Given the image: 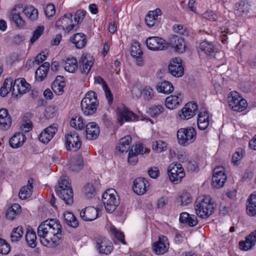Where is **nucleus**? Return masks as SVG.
Segmentation results:
<instances>
[{
    "label": "nucleus",
    "instance_id": "nucleus-1",
    "mask_svg": "<svg viewBox=\"0 0 256 256\" xmlns=\"http://www.w3.org/2000/svg\"><path fill=\"white\" fill-rule=\"evenodd\" d=\"M62 226L56 219L47 220L38 228V234L41 244L46 247L54 248L61 242Z\"/></svg>",
    "mask_w": 256,
    "mask_h": 256
},
{
    "label": "nucleus",
    "instance_id": "nucleus-2",
    "mask_svg": "<svg viewBox=\"0 0 256 256\" xmlns=\"http://www.w3.org/2000/svg\"><path fill=\"white\" fill-rule=\"evenodd\" d=\"M194 208L198 217L207 218L214 212L216 204L210 196L202 195L197 198Z\"/></svg>",
    "mask_w": 256,
    "mask_h": 256
},
{
    "label": "nucleus",
    "instance_id": "nucleus-3",
    "mask_svg": "<svg viewBox=\"0 0 256 256\" xmlns=\"http://www.w3.org/2000/svg\"><path fill=\"white\" fill-rule=\"evenodd\" d=\"M99 105L95 92H88L81 101L80 106L84 114L86 116L94 114Z\"/></svg>",
    "mask_w": 256,
    "mask_h": 256
},
{
    "label": "nucleus",
    "instance_id": "nucleus-4",
    "mask_svg": "<svg viewBox=\"0 0 256 256\" xmlns=\"http://www.w3.org/2000/svg\"><path fill=\"white\" fill-rule=\"evenodd\" d=\"M102 202L106 211L112 213L120 204V200L115 190L108 189L102 196Z\"/></svg>",
    "mask_w": 256,
    "mask_h": 256
},
{
    "label": "nucleus",
    "instance_id": "nucleus-5",
    "mask_svg": "<svg viewBox=\"0 0 256 256\" xmlns=\"http://www.w3.org/2000/svg\"><path fill=\"white\" fill-rule=\"evenodd\" d=\"M228 102L230 107L234 111L241 112L248 106L247 101L236 92H230Z\"/></svg>",
    "mask_w": 256,
    "mask_h": 256
},
{
    "label": "nucleus",
    "instance_id": "nucleus-6",
    "mask_svg": "<svg viewBox=\"0 0 256 256\" xmlns=\"http://www.w3.org/2000/svg\"><path fill=\"white\" fill-rule=\"evenodd\" d=\"M168 174L170 180L174 183L180 182L185 176V172L182 166L180 163L172 162L168 167Z\"/></svg>",
    "mask_w": 256,
    "mask_h": 256
},
{
    "label": "nucleus",
    "instance_id": "nucleus-7",
    "mask_svg": "<svg viewBox=\"0 0 256 256\" xmlns=\"http://www.w3.org/2000/svg\"><path fill=\"white\" fill-rule=\"evenodd\" d=\"M64 138V144L67 150L75 152L80 148L82 141L76 132H70L65 135Z\"/></svg>",
    "mask_w": 256,
    "mask_h": 256
},
{
    "label": "nucleus",
    "instance_id": "nucleus-8",
    "mask_svg": "<svg viewBox=\"0 0 256 256\" xmlns=\"http://www.w3.org/2000/svg\"><path fill=\"white\" fill-rule=\"evenodd\" d=\"M196 134L195 129H178L177 132L178 142L180 145L187 146L194 141Z\"/></svg>",
    "mask_w": 256,
    "mask_h": 256
},
{
    "label": "nucleus",
    "instance_id": "nucleus-9",
    "mask_svg": "<svg viewBox=\"0 0 256 256\" xmlns=\"http://www.w3.org/2000/svg\"><path fill=\"white\" fill-rule=\"evenodd\" d=\"M72 18V14L70 13L64 14L56 22V27L59 30L69 32L76 27V24L74 22Z\"/></svg>",
    "mask_w": 256,
    "mask_h": 256
},
{
    "label": "nucleus",
    "instance_id": "nucleus-10",
    "mask_svg": "<svg viewBox=\"0 0 256 256\" xmlns=\"http://www.w3.org/2000/svg\"><path fill=\"white\" fill-rule=\"evenodd\" d=\"M146 44L149 50L154 51L164 50L168 48L166 41L158 36L148 38L146 40Z\"/></svg>",
    "mask_w": 256,
    "mask_h": 256
},
{
    "label": "nucleus",
    "instance_id": "nucleus-11",
    "mask_svg": "<svg viewBox=\"0 0 256 256\" xmlns=\"http://www.w3.org/2000/svg\"><path fill=\"white\" fill-rule=\"evenodd\" d=\"M226 180L224 168L223 166H217L213 170L212 184L216 188L224 186Z\"/></svg>",
    "mask_w": 256,
    "mask_h": 256
},
{
    "label": "nucleus",
    "instance_id": "nucleus-12",
    "mask_svg": "<svg viewBox=\"0 0 256 256\" xmlns=\"http://www.w3.org/2000/svg\"><path fill=\"white\" fill-rule=\"evenodd\" d=\"M170 72L176 77H180L184 74V69L182 65V60L180 58L172 59L168 66Z\"/></svg>",
    "mask_w": 256,
    "mask_h": 256
},
{
    "label": "nucleus",
    "instance_id": "nucleus-13",
    "mask_svg": "<svg viewBox=\"0 0 256 256\" xmlns=\"http://www.w3.org/2000/svg\"><path fill=\"white\" fill-rule=\"evenodd\" d=\"M169 242L168 238L164 236H160L158 240L153 244L152 249L157 254H163L168 250Z\"/></svg>",
    "mask_w": 256,
    "mask_h": 256
},
{
    "label": "nucleus",
    "instance_id": "nucleus-14",
    "mask_svg": "<svg viewBox=\"0 0 256 256\" xmlns=\"http://www.w3.org/2000/svg\"><path fill=\"white\" fill-rule=\"evenodd\" d=\"M23 12V7L20 5H16L12 10L10 14V18L16 26L20 28H22L26 25L25 20L21 16Z\"/></svg>",
    "mask_w": 256,
    "mask_h": 256
},
{
    "label": "nucleus",
    "instance_id": "nucleus-15",
    "mask_svg": "<svg viewBox=\"0 0 256 256\" xmlns=\"http://www.w3.org/2000/svg\"><path fill=\"white\" fill-rule=\"evenodd\" d=\"M198 106L195 102H188L180 111L179 116L181 119L189 120L195 115Z\"/></svg>",
    "mask_w": 256,
    "mask_h": 256
},
{
    "label": "nucleus",
    "instance_id": "nucleus-16",
    "mask_svg": "<svg viewBox=\"0 0 256 256\" xmlns=\"http://www.w3.org/2000/svg\"><path fill=\"white\" fill-rule=\"evenodd\" d=\"M30 84L26 82L24 78H19L12 82V93L18 96V94H23L29 89Z\"/></svg>",
    "mask_w": 256,
    "mask_h": 256
},
{
    "label": "nucleus",
    "instance_id": "nucleus-17",
    "mask_svg": "<svg viewBox=\"0 0 256 256\" xmlns=\"http://www.w3.org/2000/svg\"><path fill=\"white\" fill-rule=\"evenodd\" d=\"M170 46L174 48L176 52L183 53L186 50V45L184 39L178 36H172L170 40Z\"/></svg>",
    "mask_w": 256,
    "mask_h": 256
},
{
    "label": "nucleus",
    "instance_id": "nucleus-18",
    "mask_svg": "<svg viewBox=\"0 0 256 256\" xmlns=\"http://www.w3.org/2000/svg\"><path fill=\"white\" fill-rule=\"evenodd\" d=\"M94 59L90 54H82L80 60V70L82 74H87L94 64Z\"/></svg>",
    "mask_w": 256,
    "mask_h": 256
},
{
    "label": "nucleus",
    "instance_id": "nucleus-19",
    "mask_svg": "<svg viewBox=\"0 0 256 256\" xmlns=\"http://www.w3.org/2000/svg\"><path fill=\"white\" fill-rule=\"evenodd\" d=\"M80 216L84 221H92L98 216V210L93 206H88L80 212Z\"/></svg>",
    "mask_w": 256,
    "mask_h": 256
},
{
    "label": "nucleus",
    "instance_id": "nucleus-20",
    "mask_svg": "<svg viewBox=\"0 0 256 256\" xmlns=\"http://www.w3.org/2000/svg\"><path fill=\"white\" fill-rule=\"evenodd\" d=\"M138 120V116L126 108L119 112L118 120L120 126L126 122H134Z\"/></svg>",
    "mask_w": 256,
    "mask_h": 256
},
{
    "label": "nucleus",
    "instance_id": "nucleus-21",
    "mask_svg": "<svg viewBox=\"0 0 256 256\" xmlns=\"http://www.w3.org/2000/svg\"><path fill=\"white\" fill-rule=\"evenodd\" d=\"M148 182L144 178H138L134 182L133 190L138 195H142L146 192Z\"/></svg>",
    "mask_w": 256,
    "mask_h": 256
},
{
    "label": "nucleus",
    "instance_id": "nucleus-22",
    "mask_svg": "<svg viewBox=\"0 0 256 256\" xmlns=\"http://www.w3.org/2000/svg\"><path fill=\"white\" fill-rule=\"evenodd\" d=\"M166 106L170 110H174L182 102V96L180 93L171 95L166 99Z\"/></svg>",
    "mask_w": 256,
    "mask_h": 256
},
{
    "label": "nucleus",
    "instance_id": "nucleus-23",
    "mask_svg": "<svg viewBox=\"0 0 256 256\" xmlns=\"http://www.w3.org/2000/svg\"><path fill=\"white\" fill-rule=\"evenodd\" d=\"M162 14V12L160 8L149 11L145 18L146 24L150 28L152 27L158 20V17Z\"/></svg>",
    "mask_w": 256,
    "mask_h": 256
},
{
    "label": "nucleus",
    "instance_id": "nucleus-24",
    "mask_svg": "<svg viewBox=\"0 0 256 256\" xmlns=\"http://www.w3.org/2000/svg\"><path fill=\"white\" fill-rule=\"evenodd\" d=\"M253 236V234L250 233L246 237L244 240H241L239 242L238 245L240 250L247 251L252 249L255 246L256 239Z\"/></svg>",
    "mask_w": 256,
    "mask_h": 256
},
{
    "label": "nucleus",
    "instance_id": "nucleus-25",
    "mask_svg": "<svg viewBox=\"0 0 256 256\" xmlns=\"http://www.w3.org/2000/svg\"><path fill=\"white\" fill-rule=\"evenodd\" d=\"M56 194L66 204H69L73 202V192L72 188H66L65 189H57Z\"/></svg>",
    "mask_w": 256,
    "mask_h": 256
},
{
    "label": "nucleus",
    "instance_id": "nucleus-26",
    "mask_svg": "<svg viewBox=\"0 0 256 256\" xmlns=\"http://www.w3.org/2000/svg\"><path fill=\"white\" fill-rule=\"evenodd\" d=\"M246 205L247 214L253 216L256 215V192H253L250 194L247 200Z\"/></svg>",
    "mask_w": 256,
    "mask_h": 256
},
{
    "label": "nucleus",
    "instance_id": "nucleus-27",
    "mask_svg": "<svg viewBox=\"0 0 256 256\" xmlns=\"http://www.w3.org/2000/svg\"><path fill=\"white\" fill-rule=\"evenodd\" d=\"M70 42L77 48H82L86 44V36L83 33H76L70 38Z\"/></svg>",
    "mask_w": 256,
    "mask_h": 256
},
{
    "label": "nucleus",
    "instance_id": "nucleus-28",
    "mask_svg": "<svg viewBox=\"0 0 256 256\" xmlns=\"http://www.w3.org/2000/svg\"><path fill=\"white\" fill-rule=\"evenodd\" d=\"M199 48L200 50L204 52L206 54L210 56H214L215 54L218 52V49L216 46L212 43L206 40L200 44Z\"/></svg>",
    "mask_w": 256,
    "mask_h": 256
},
{
    "label": "nucleus",
    "instance_id": "nucleus-29",
    "mask_svg": "<svg viewBox=\"0 0 256 256\" xmlns=\"http://www.w3.org/2000/svg\"><path fill=\"white\" fill-rule=\"evenodd\" d=\"M12 123V119L7 109H0V127L10 128Z\"/></svg>",
    "mask_w": 256,
    "mask_h": 256
},
{
    "label": "nucleus",
    "instance_id": "nucleus-30",
    "mask_svg": "<svg viewBox=\"0 0 256 256\" xmlns=\"http://www.w3.org/2000/svg\"><path fill=\"white\" fill-rule=\"evenodd\" d=\"M132 144V138L130 136H126L120 138L119 140L116 150L122 153L126 152L130 149Z\"/></svg>",
    "mask_w": 256,
    "mask_h": 256
},
{
    "label": "nucleus",
    "instance_id": "nucleus-31",
    "mask_svg": "<svg viewBox=\"0 0 256 256\" xmlns=\"http://www.w3.org/2000/svg\"><path fill=\"white\" fill-rule=\"evenodd\" d=\"M26 138L22 132H18L14 135L10 140L9 144L12 148L21 146L24 143Z\"/></svg>",
    "mask_w": 256,
    "mask_h": 256
},
{
    "label": "nucleus",
    "instance_id": "nucleus-32",
    "mask_svg": "<svg viewBox=\"0 0 256 256\" xmlns=\"http://www.w3.org/2000/svg\"><path fill=\"white\" fill-rule=\"evenodd\" d=\"M210 124L209 115L206 111L200 112L198 116V128H208Z\"/></svg>",
    "mask_w": 256,
    "mask_h": 256
},
{
    "label": "nucleus",
    "instance_id": "nucleus-33",
    "mask_svg": "<svg viewBox=\"0 0 256 256\" xmlns=\"http://www.w3.org/2000/svg\"><path fill=\"white\" fill-rule=\"evenodd\" d=\"M21 212V206L18 204H14L8 207L6 212L7 219L13 220Z\"/></svg>",
    "mask_w": 256,
    "mask_h": 256
},
{
    "label": "nucleus",
    "instance_id": "nucleus-34",
    "mask_svg": "<svg viewBox=\"0 0 256 256\" xmlns=\"http://www.w3.org/2000/svg\"><path fill=\"white\" fill-rule=\"evenodd\" d=\"M56 132V129H43L38 136L39 140L43 143H48Z\"/></svg>",
    "mask_w": 256,
    "mask_h": 256
},
{
    "label": "nucleus",
    "instance_id": "nucleus-35",
    "mask_svg": "<svg viewBox=\"0 0 256 256\" xmlns=\"http://www.w3.org/2000/svg\"><path fill=\"white\" fill-rule=\"evenodd\" d=\"M26 240L29 246L34 248L36 246V232L32 228H28L26 236Z\"/></svg>",
    "mask_w": 256,
    "mask_h": 256
},
{
    "label": "nucleus",
    "instance_id": "nucleus-36",
    "mask_svg": "<svg viewBox=\"0 0 256 256\" xmlns=\"http://www.w3.org/2000/svg\"><path fill=\"white\" fill-rule=\"evenodd\" d=\"M31 181H32V180H29L27 185L22 187L20 189L18 193L20 199L25 200L31 196L33 188L32 182Z\"/></svg>",
    "mask_w": 256,
    "mask_h": 256
},
{
    "label": "nucleus",
    "instance_id": "nucleus-37",
    "mask_svg": "<svg viewBox=\"0 0 256 256\" xmlns=\"http://www.w3.org/2000/svg\"><path fill=\"white\" fill-rule=\"evenodd\" d=\"M50 64L48 62H44L40 66L36 72V80L42 81L44 80L47 75L49 70Z\"/></svg>",
    "mask_w": 256,
    "mask_h": 256
},
{
    "label": "nucleus",
    "instance_id": "nucleus-38",
    "mask_svg": "<svg viewBox=\"0 0 256 256\" xmlns=\"http://www.w3.org/2000/svg\"><path fill=\"white\" fill-rule=\"evenodd\" d=\"M78 61L75 58H68L64 62V70L69 72H74L78 68Z\"/></svg>",
    "mask_w": 256,
    "mask_h": 256
},
{
    "label": "nucleus",
    "instance_id": "nucleus-39",
    "mask_svg": "<svg viewBox=\"0 0 256 256\" xmlns=\"http://www.w3.org/2000/svg\"><path fill=\"white\" fill-rule=\"evenodd\" d=\"M98 248L100 253L108 254L112 250V244L109 240H104L100 242H98Z\"/></svg>",
    "mask_w": 256,
    "mask_h": 256
},
{
    "label": "nucleus",
    "instance_id": "nucleus-40",
    "mask_svg": "<svg viewBox=\"0 0 256 256\" xmlns=\"http://www.w3.org/2000/svg\"><path fill=\"white\" fill-rule=\"evenodd\" d=\"M60 78H62L60 76H58L53 82L52 84V88L54 93L58 95H60L64 92V88L65 86L64 82L60 80Z\"/></svg>",
    "mask_w": 256,
    "mask_h": 256
},
{
    "label": "nucleus",
    "instance_id": "nucleus-41",
    "mask_svg": "<svg viewBox=\"0 0 256 256\" xmlns=\"http://www.w3.org/2000/svg\"><path fill=\"white\" fill-rule=\"evenodd\" d=\"M172 84L168 81H164L156 86V90L158 92L168 94L174 90Z\"/></svg>",
    "mask_w": 256,
    "mask_h": 256
},
{
    "label": "nucleus",
    "instance_id": "nucleus-42",
    "mask_svg": "<svg viewBox=\"0 0 256 256\" xmlns=\"http://www.w3.org/2000/svg\"><path fill=\"white\" fill-rule=\"evenodd\" d=\"M70 168L74 171L81 170L83 166V159L81 156L78 155L73 157L70 162Z\"/></svg>",
    "mask_w": 256,
    "mask_h": 256
},
{
    "label": "nucleus",
    "instance_id": "nucleus-43",
    "mask_svg": "<svg viewBox=\"0 0 256 256\" xmlns=\"http://www.w3.org/2000/svg\"><path fill=\"white\" fill-rule=\"evenodd\" d=\"M64 217L66 222L70 226L73 228H76L78 226V221L72 212H64Z\"/></svg>",
    "mask_w": 256,
    "mask_h": 256
},
{
    "label": "nucleus",
    "instance_id": "nucleus-44",
    "mask_svg": "<svg viewBox=\"0 0 256 256\" xmlns=\"http://www.w3.org/2000/svg\"><path fill=\"white\" fill-rule=\"evenodd\" d=\"M168 148V144L163 140L154 141L152 144V150L156 153H161L166 151Z\"/></svg>",
    "mask_w": 256,
    "mask_h": 256
},
{
    "label": "nucleus",
    "instance_id": "nucleus-45",
    "mask_svg": "<svg viewBox=\"0 0 256 256\" xmlns=\"http://www.w3.org/2000/svg\"><path fill=\"white\" fill-rule=\"evenodd\" d=\"M192 198L186 192H183L178 198L177 201L182 206H186L192 202Z\"/></svg>",
    "mask_w": 256,
    "mask_h": 256
},
{
    "label": "nucleus",
    "instance_id": "nucleus-46",
    "mask_svg": "<svg viewBox=\"0 0 256 256\" xmlns=\"http://www.w3.org/2000/svg\"><path fill=\"white\" fill-rule=\"evenodd\" d=\"M24 234L22 226H18L13 228L10 234V240L12 242H16L20 240Z\"/></svg>",
    "mask_w": 256,
    "mask_h": 256
},
{
    "label": "nucleus",
    "instance_id": "nucleus-47",
    "mask_svg": "<svg viewBox=\"0 0 256 256\" xmlns=\"http://www.w3.org/2000/svg\"><path fill=\"white\" fill-rule=\"evenodd\" d=\"M12 80L6 78L0 90V94L2 96H6L8 93L12 91Z\"/></svg>",
    "mask_w": 256,
    "mask_h": 256
},
{
    "label": "nucleus",
    "instance_id": "nucleus-48",
    "mask_svg": "<svg viewBox=\"0 0 256 256\" xmlns=\"http://www.w3.org/2000/svg\"><path fill=\"white\" fill-rule=\"evenodd\" d=\"M23 12L28 18L32 20H35L38 18V10L34 6H28L24 8H23Z\"/></svg>",
    "mask_w": 256,
    "mask_h": 256
},
{
    "label": "nucleus",
    "instance_id": "nucleus-49",
    "mask_svg": "<svg viewBox=\"0 0 256 256\" xmlns=\"http://www.w3.org/2000/svg\"><path fill=\"white\" fill-rule=\"evenodd\" d=\"M131 92L134 98H138L142 96V90H141V84L139 82H134L132 84Z\"/></svg>",
    "mask_w": 256,
    "mask_h": 256
},
{
    "label": "nucleus",
    "instance_id": "nucleus-50",
    "mask_svg": "<svg viewBox=\"0 0 256 256\" xmlns=\"http://www.w3.org/2000/svg\"><path fill=\"white\" fill-rule=\"evenodd\" d=\"M142 95L146 100H152L154 96V92L153 89L150 86H146L142 88Z\"/></svg>",
    "mask_w": 256,
    "mask_h": 256
},
{
    "label": "nucleus",
    "instance_id": "nucleus-51",
    "mask_svg": "<svg viewBox=\"0 0 256 256\" xmlns=\"http://www.w3.org/2000/svg\"><path fill=\"white\" fill-rule=\"evenodd\" d=\"M32 117L30 113H26L23 116L21 122L23 128H32L34 126L31 120Z\"/></svg>",
    "mask_w": 256,
    "mask_h": 256
},
{
    "label": "nucleus",
    "instance_id": "nucleus-52",
    "mask_svg": "<svg viewBox=\"0 0 256 256\" xmlns=\"http://www.w3.org/2000/svg\"><path fill=\"white\" fill-rule=\"evenodd\" d=\"M86 12L84 10H78L75 13L74 17V22L76 24V26L84 20Z\"/></svg>",
    "mask_w": 256,
    "mask_h": 256
},
{
    "label": "nucleus",
    "instance_id": "nucleus-53",
    "mask_svg": "<svg viewBox=\"0 0 256 256\" xmlns=\"http://www.w3.org/2000/svg\"><path fill=\"white\" fill-rule=\"evenodd\" d=\"M110 230L112 234L115 238H117L118 240L121 242L123 244H126V242L124 240V234L120 231L117 230L114 226H111L110 227Z\"/></svg>",
    "mask_w": 256,
    "mask_h": 256
},
{
    "label": "nucleus",
    "instance_id": "nucleus-54",
    "mask_svg": "<svg viewBox=\"0 0 256 256\" xmlns=\"http://www.w3.org/2000/svg\"><path fill=\"white\" fill-rule=\"evenodd\" d=\"M85 134L86 140H95L100 134V129H86Z\"/></svg>",
    "mask_w": 256,
    "mask_h": 256
},
{
    "label": "nucleus",
    "instance_id": "nucleus-55",
    "mask_svg": "<svg viewBox=\"0 0 256 256\" xmlns=\"http://www.w3.org/2000/svg\"><path fill=\"white\" fill-rule=\"evenodd\" d=\"M142 52L140 49V44L138 42H134L132 44L131 55L132 57L142 56Z\"/></svg>",
    "mask_w": 256,
    "mask_h": 256
},
{
    "label": "nucleus",
    "instance_id": "nucleus-56",
    "mask_svg": "<svg viewBox=\"0 0 256 256\" xmlns=\"http://www.w3.org/2000/svg\"><path fill=\"white\" fill-rule=\"evenodd\" d=\"M134 154H136L137 156L138 154H148L150 152V148H144L143 144H136L134 146Z\"/></svg>",
    "mask_w": 256,
    "mask_h": 256
},
{
    "label": "nucleus",
    "instance_id": "nucleus-57",
    "mask_svg": "<svg viewBox=\"0 0 256 256\" xmlns=\"http://www.w3.org/2000/svg\"><path fill=\"white\" fill-rule=\"evenodd\" d=\"M84 192L86 198H91L95 195V188L92 184H88L84 187Z\"/></svg>",
    "mask_w": 256,
    "mask_h": 256
},
{
    "label": "nucleus",
    "instance_id": "nucleus-58",
    "mask_svg": "<svg viewBox=\"0 0 256 256\" xmlns=\"http://www.w3.org/2000/svg\"><path fill=\"white\" fill-rule=\"evenodd\" d=\"M244 151L239 149L232 155V162L234 165H238L244 156Z\"/></svg>",
    "mask_w": 256,
    "mask_h": 256
},
{
    "label": "nucleus",
    "instance_id": "nucleus-59",
    "mask_svg": "<svg viewBox=\"0 0 256 256\" xmlns=\"http://www.w3.org/2000/svg\"><path fill=\"white\" fill-rule=\"evenodd\" d=\"M164 110V108L161 105L154 106L149 108L148 112L152 116H156L162 112Z\"/></svg>",
    "mask_w": 256,
    "mask_h": 256
},
{
    "label": "nucleus",
    "instance_id": "nucleus-60",
    "mask_svg": "<svg viewBox=\"0 0 256 256\" xmlns=\"http://www.w3.org/2000/svg\"><path fill=\"white\" fill-rule=\"evenodd\" d=\"M83 120L80 116L73 118L70 122V125L73 128H84Z\"/></svg>",
    "mask_w": 256,
    "mask_h": 256
},
{
    "label": "nucleus",
    "instance_id": "nucleus-61",
    "mask_svg": "<svg viewBox=\"0 0 256 256\" xmlns=\"http://www.w3.org/2000/svg\"><path fill=\"white\" fill-rule=\"evenodd\" d=\"M174 31L180 34L188 36V29L182 24H176L172 27Z\"/></svg>",
    "mask_w": 256,
    "mask_h": 256
},
{
    "label": "nucleus",
    "instance_id": "nucleus-62",
    "mask_svg": "<svg viewBox=\"0 0 256 256\" xmlns=\"http://www.w3.org/2000/svg\"><path fill=\"white\" fill-rule=\"evenodd\" d=\"M10 250V244L4 240L0 238V254H7Z\"/></svg>",
    "mask_w": 256,
    "mask_h": 256
},
{
    "label": "nucleus",
    "instance_id": "nucleus-63",
    "mask_svg": "<svg viewBox=\"0 0 256 256\" xmlns=\"http://www.w3.org/2000/svg\"><path fill=\"white\" fill-rule=\"evenodd\" d=\"M44 30V26H39L38 28L34 32L33 36L30 38L31 44H33L36 42L39 37L42 34Z\"/></svg>",
    "mask_w": 256,
    "mask_h": 256
},
{
    "label": "nucleus",
    "instance_id": "nucleus-64",
    "mask_svg": "<svg viewBox=\"0 0 256 256\" xmlns=\"http://www.w3.org/2000/svg\"><path fill=\"white\" fill-rule=\"evenodd\" d=\"M58 184L59 186L58 189H65L66 188H71L70 184L69 182V179L66 176L61 177Z\"/></svg>",
    "mask_w": 256,
    "mask_h": 256
}]
</instances>
